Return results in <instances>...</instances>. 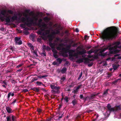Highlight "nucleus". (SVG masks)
<instances>
[{
  "label": "nucleus",
  "mask_w": 121,
  "mask_h": 121,
  "mask_svg": "<svg viewBox=\"0 0 121 121\" xmlns=\"http://www.w3.org/2000/svg\"><path fill=\"white\" fill-rule=\"evenodd\" d=\"M11 115L8 116L6 117L7 121H11Z\"/></svg>",
  "instance_id": "nucleus-29"
},
{
  "label": "nucleus",
  "mask_w": 121,
  "mask_h": 121,
  "mask_svg": "<svg viewBox=\"0 0 121 121\" xmlns=\"http://www.w3.org/2000/svg\"><path fill=\"white\" fill-rule=\"evenodd\" d=\"M32 78L33 79V80L34 81H36L38 80V78L36 77H35L34 78Z\"/></svg>",
  "instance_id": "nucleus-63"
},
{
  "label": "nucleus",
  "mask_w": 121,
  "mask_h": 121,
  "mask_svg": "<svg viewBox=\"0 0 121 121\" xmlns=\"http://www.w3.org/2000/svg\"><path fill=\"white\" fill-rule=\"evenodd\" d=\"M7 83H6L5 84H2V86H3L4 87L6 88L7 87Z\"/></svg>",
  "instance_id": "nucleus-39"
},
{
  "label": "nucleus",
  "mask_w": 121,
  "mask_h": 121,
  "mask_svg": "<svg viewBox=\"0 0 121 121\" xmlns=\"http://www.w3.org/2000/svg\"><path fill=\"white\" fill-rule=\"evenodd\" d=\"M108 89H107L105 91H104L102 95L103 97H105L108 94Z\"/></svg>",
  "instance_id": "nucleus-15"
},
{
  "label": "nucleus",
  "mask_w": 121,
  "mask_h": 121,
  "mask_svg": "<svg viewBox=\"0 0 121 121\" xmlns=\"http://www.w3.org/2000/svg\"><path fill=\"white\" fill-rule=\"evenodd\" d=\"M72 103L73 106L75 105L77 103V100L75 99L73 100L72 101Z\"/></svg>",
  "instance_id": "nucleus-31"
},
{
  "label": "nucleus",
  "mask_w": 121,
  "mask_h": 121,
  "mask_svg": "<svg viewBox=\"0 0 121 121\" xmlns=\"http://www.w3.org/2000/svg\"><path fill=\"white\" fill-rule=\"evenodd\" d=\"M21 19L22 21L23 22H25L26 21V18L24 17H22L21 18Z\"/></svg>",
  "instance_id": "nucleus-44"
},
{
  "label": "nucleus",
  "mask_w": 121,
  "mask_h": 121,
  "mask_svg": "<svg viewBox=\"0 0 121 121\" xmlns=\"http://www.w3.org/2000/svg\"><path fill=\"white\" fill-rule=\"evenodd\" d=\"M41 55L43 56H46V52H44L41 53Z\"/></svg>",
  "instance_id": "nucleus-51"
},
{
  "label": "nucleus",
  "mask_w": 121,
  "mask_h": 121,
  "mask_svg": "<svg viewBox=\"0 0 121 121\" xmlns=\"http://www.w3.org/2000/svg\"><path fill=\"white\" fill-rule=\"evenodd\" d=\"M36 83L38 85L40 86L42 85H43L45 86V85L43 84V83L41 82L37 81L36 82Z\"/></svg>",
  "instance_id": "nucleus-32"
},
{
  "label": "nucleus",
  "mask_w": 121,
  "mask_h": 121,
  "mask_svg": "<svg viewBox=\"0 0 121 121\" xmlns=\"http://www.w3.org/2000/svg\"><path fill=\"white\" fill-rule=\"evenodd\" d=\"M11 82L12 83H13L14 84H15V83L16 82V81L14 79H13L11 80Z\"/></svg>",
  "instance_id": "nucleus-57"
},
{
  "label": "nucleus",
  "mask_w": 121,
  "mask_h": 121,
  "mask_svg": "<svg viewBox=\"0 0 121 121\" xmlns=\"http://www.w3.org/2000/svg\"><path fill=\"white\" fill-rule=\"evenodd\" d=\"M78 54H79L78 52V53H71L69 54V56L71 58L74 57H76V58H77L78 57Z\"/></svg>",
  "instance_id": "nucleus-7"
},
{
  "label": "nucleus",
  "mask_w": 121,
  "mask_h": 121,
  "mask_svg": "<svg viewBox=\"0 0 121 121\" xmlns=\"http://www.w3.org/2000/svg\"><path fill=\"white\" fill-rule=\"evenodd\" d=\"M67 70L66 68L65 67H64L61 69V73L62 74H64L66 72Z\"/></svg>",
  "instance_id": "nucleus-21"
},
{
  "label": "nucleus",
  "mask_w": 121,
  "mask_h": 121,
  "mask_svg": "<svg viewBox=\"0 0 121 121\" xmlns=\"http://www.w3.org/2000/svg\"><path fill=\"white\" fill-rule=\"evenodd\" d=\"M71 47V45H67L66 47V48H63L62 50L65 52H67L69 50Z\"/></svg>",
  "instance_id": "nucleus-9"
},
{
  "label": "nucleus",
  "mask_w": 121,
  "mask_h": 121,
  "mask_svg": "<svg viewBox=\"0 0 121 121\" xmlns=\"http://www.w3.org/2000/svg\"><path fill=\"white\" fill-rule=\"evenodd\" d=\"M82 86V85H78V86L77 87L76 89L78 90L80 88L81 86Z\"/></svg>",
  "instance_id": "nucleus-58"
},
{
  "label": "nucleus",
  "mask_w": 121,
  "mask_h": 121,
  "mask_svg": "<svg viewBox=\"0 0 121 121\" xmlns=\"http://www.w3.org/2000/svg\"><path fill=\"white\" fill-rule=\"evenodd\" d=\"M78 90L76 89L75 90H74L72 92L74 94H76L77 93Z\"/></svg>",
  "instance_id": "nucleus-52"
},
{
  "label": "nucleus",
  "mask_w": 121,
  "mask_h": 121,
  "mask_svg": "<svg viewBox=\"0 0 121 121\" xmlns=\"http://www.w3.org/2000/svg\"><path fill=\"white\" fill-rule=\"evenodd\" d=\"M121 79V78H118L115 81H114L112 82V83L115 85L117 83L118 81L120 80Z\"/></svg>",
  "instance_id": "nucleus-26"
},
{
  "label": "nucleus",
  "mask_w": 121,
  "mask_h": 121,
  "mask_svg": "<svg viewBox=\"0 0 121 121\" xmlns=\"http://www.w3.org/2000/svg\"><path fill=\"white\" fill-rule=\"evenodd\" d=\"M44 33H43V36H42L41 37L44 40H46L47 39V37L45 36H44Z\"/></svg>",
  "instance_id": "nucleus-37"
},
{
  "label": "nucleus",
  "mask_w": 121,
  "mask_h": 121,
  "mask_svg": "<svg viewBox=\"0 0 121 121\" xmlns=\"http://www.w3.org/2000/svg\"><path fill=\"white\" fill-rule=\"evenodd\" d=\"M23 65V63H21V64L18 65H17V66L16 68H19V67H21Z\"/></svg>",
  "instance_id": "nucleus-54"
},
{
  "label": "nucleus",
  "mask_w": 121,
  "mask_h": 121,
  "mask_svg": "<svg viewBox=\"0 0 121 121\" xmlns=\"http://www.w3.org/2000/svg\"><path fill=\"white\" fill-rule=\"evenodd\" d=\"M108 109L110 112H114L117 111L121 110V106L120 105L115 106L114 107L112 108L111 106L109 104H108L107 106Z\"/></svg>",
  "instance_id": "nucleus-2"
},
{
  "label": "nucleus",
  "mask_w": 121,
  "mask_h": 121,
  "mask_svg": "<svg viewBox=\"0 0 121 121\" xmlns=\"http://www.w3.org/2000/svg\"><path fill=\"white\" fill-rule=\"evenodd\" d=\"M6 109L7 112L9 113H11L13 112L12 109L9 107H6Z\"/></svg>",
  "instance_id": "nucleus-11"
},
{
  "label": "nucleus",
  "mask_w": 121,
  "mask_h": 121,
  "mask_svg": "<svg viewBox=\"0 0 121 121\" xmlns=\"http://www.w3.org/2000/svg\"><path fill=\"white\" fill-rule=\"evenodd\" d=\"M75 52V50H71L69 52V54L71 53H73V52Z\"/></svg>",
  "instance_id": "nucleus-49"
},
{
  "label": "nucleus",
  "mask_w": 121,
  "mask_h": 121,
  "mask_svg": "<svg viewBox=\"0 0 121 121\" xmlns=\"http://www.w3.org/2000/svg\"><path fill=\"white\" fill-rule=\"evenodd\" d=\"M120 51V50L118 49H115L114 48L113 51V54H115L118 53Z\"/></svg>",
  "instance_id": "nucleus-28"
},
{
  "label": "nucleus",
  "mask_w": 121,
  "mask_h": 121,
  "mask_svg": "<svg viewBox=\"0 0 121 121\" xmlns=\"http://www.w3.org/2000/svg\"><path fill=\"white\" fill-rule=\"evenodd\" d=\"M43 49L46 50L47 51H49L50 49V48L48 46H46V45H43Z\"/></svg>",
  "instance_id": "nucleus-14"
},
{
  "label": "nucleus",
  "mask_w": 121,
  "mask_h": 121,
  "mask_svg": "<svg viewBox=\"0 0 121 121\" xmlns=\"http://www.w3.org/2000/svg\"><path fill=\"white\" fill-rule=\"evenodd\" d=\"M50 87L51 88L53 89H55L57 90H59L60 89V87L59 86H55V85H50Z\"/></svg>",
  "instance_id": "nucleus-8"
},
{
  "label": "nucleus",
  "mask_w": 121,
  "mask_h": 121,
  "mask_svg": "<svg viewBox=\"0 0 121 121\" xmlns=\"http://www.w3.org/2000/svg\"><path fill=\"white\" fill-rule=\"evenodd\" d=\"M23 15L24 16H25L26 17H27L28 16V14L25 13H23Z\"/></svg>",
  "instance_id": "nucleus-56"
},
{
  "label": "nucleus",
  "mask_w": 121,
  "mask_h": 121,
  "mask_svg": "<svg viewBox=\"0 0 121 121\" xmlns=\"http://www.w3.org/2000/svg\"><path fill=\"white\" fill-rule=\"evenodd\" d=\"M114 48V47H113L109 48V53L110 54H112L113 53V51Z\"/></svg>",
  "instance_id": "nucleus-17"
},
{
  "label": "nucleus",
  "mask_w": 121,
  "mask_h": 121,
  "mask_svg": "<svg viewBox=\"0 0 121 121\" xmlns=\"http://www.w3.org/2000/svg\"><path fill=\"white\" fill-rule=\"evenodd\" d=\"M42 21V19H40L38 21V22L36 24H37L38 26L40 27L41 26V23Z\"/></svg>",
  "instance_id": "nucleus-23"
},
{
  "label": "nucleus",
  "mask_w": 121,
  "mask_h": 121,
  "mask_svg": "<svg viewBox=\"0 0 121 121\" xmlns=\"http://www.w3.org/2000/svg\"><path fill=\"white\" fill-rule=\"evenodd\" d=\"M52 52H53V56L55 58H57L58 57V56L57 54V52L55 50H53Z\"/></svg>",
  "instance_id": "nucleus-12"
},
{
  "label": "nucleus",
  "mask_w": 121,
  "mask_h": 121,
  "mask_svg": "<svg viewBox=\"0 0 121 121\" xmlns=\"http://www.w3.org/2000/svg\"><path fill=\"white\" fill-rule=\"evenodd\" d=\"M47 37L48 38L49 42H52L53 40L52 35L50 34L48 35Z\"/></svg>",
  "instance_id": "nucleus-13"
},
{
  "label": "nucleus",
  "mask_w": 121,
  "mask_h": 121,
  "mask_svg": "<svg viewBox=\"0 0 121 121\" xmlns=\"http://www.w3.org/2000/svg\"><path fill=\"white\" fill-rule=\"evenodd\" d=\"M11 118L13 121H14L16 119L17 117L15 116L11 115Z\"/></svg>",
  "instance_id": "nucleus-34"
},
{
  "label": "nucleus",
  "mask_w": 121,
  "mask_h": 121,
  "mask_svg": "<svg viewBox=\"0 0 121 121\" xmlns=\"http://www.w3.org/2000/svg\"><path fill=\"white\" fill-rule=\"evenodd\" d=\"M109 46H108L107 48H105L103 49H101L99 52V53H101V56H104L106 55V54L105 53H102L105 51L106 50H107Z\"/></svg>",
  "instance_id": "nucleus-6"
},
{
  "label": "nucleus",
  "mask_w": 121,
  "mask_h": 121,
  "mask_svg": "<svg viewBox=\"0 0 121 121\" xmlns=\"http://www.w3.org/2000/svg\"><path fill=\"white\" fill-rule=\"evenodd\" d=\"M64 99L67 103L69 101L68 98L67 96H65L64 98Z\"/></svg>",
  "instance_id": "nucleus-43"
},
{
  "label": "nucleus",
  "mask_w": 121,
  "mask_h": 121,
  "mask_svg": "<svg viewBox=\"0 0 121 121\" xmlns=\"http://www.w3.org/2000/svg\"><path fill=\"white\" fill-rule=\"evenodd\" d=\"M34 19L35 21V22H34V23H35V24H36L37 23L36 21L38 20V18L36 17H34Z\"/></svg>",
  "instance_id": "nucleus-48"
},
{
  "label": "nucleus",
  "mask_w": 121,
  "mask_h": 121,
  "mask_svg": "<svg viewBox=\"0 0 121 121\" xmlns=\"http://www.w3.org/2000/svg\"><path fill=\"white\" fill-rule=\"evenodd\" d=\"M49 44L52 48H54L55 45L54 43H52V42H49Z\"/></svg>",
  "instance_id": "nucleus-24"
},
{
  "label": "nucleus",
  "mask_w": 121,
  "mask_h": 121,
  "mask_svg": "<svg viewBox=\"0 0 121 121\" xmlns=\"http://www.w3.org/2000/svg\"><path fill=\"white\" fill-rule=\"evenodd\" d=\"M24 34L26 35H28L29 34V33L28 31H25L24 32Z\"/></svg>",
  "instance_id": "nucleus-61"
},
{
  "label": "nucleus",
  "mask_w": 121,
  "mask_h": 121,
  "mask_svg": "<svg viewBox=\"0 0 121 121\" xmlns=\"http://www.w3.org/2000/svg\"><path fill=\"white\" fill-rule=\"evenodd\" d=\"M5 13V10H2L1 12V14L3 15H4Z\"/></svg>",
  "instance_id": "nucleus-42"
},
{
  "label": "nucleus",
  "mask_w": 121,
  "mask_h": 121,
  "mask_svg": "<svg viewBox=\"0 0 121 121\" xmlns=\"http://www.w3.org/2000/svg\"><path fill=\"white\" fill-rule=\"evenodd\" d=\"M17 17L16 15H14L12 17L11 19L13 21H14L17 20Z\"/></svg>",
  "instance_id": "nucleus-25"
},
{
  "label": "nucleus",
  "mask_w": 121,
  "mask_h": 121,
  "mask_svg": "<svg viewBox=\"0 0 121 121\" xmlns=\"http://www.w3.org/2000/svg\"><path fill=\"white\" fill-rule=\"evenodd\" d=\"M28 45L32 49H34V47L32 45V44L30 43H29L28 44Z\"/></svg>",
  "instance_id": "nucleus-38"
},
{
  "label": "nucleus",
  "mask_w": 121,
  "mask_h": 121,
  "mask_svg": "<svg viewBox=\"0 0 121 121\" xmlns=\"http://www.w3.org/2000/svg\"><path fill=\"white\" fill-rule=\"evenodd\" d=\"M8 12L9 14H13V12L11 10H8Z\"/></svg>",
  "instance_id": "nucleus-53"
},
{
  "label": "nucleus",
  "mask_w": 121,
  "mask_h": 121,
  "mask_svg": "<svg viewBox=\"0 0 121 121\" xmlns=\"http://www.w3.org/2000/svg\"><path fill=\"white\" fill-rule=\"evenodd\" d=\"M30 38L32 41H35L34 37L33 35H31L30 37Z\"/></svg>",
  "instance_id": "nucleus-35"
},
{
  "label": "nucleus",
  "mask_w": 121,
  "mask_h": 121,
  "mask_svg": "<svg viewBox=\"0 0 121 121\" xmlns=\"http://www.w3.org/2000/svg\"><path fill=\"white\" fill-rule=\"evenodd\" d=\"M91 102L92 101V100L95 98V96L94 94H91L90 96H89Z\"/></svg>",
  "instance_id": "nucleus-18"
},
{
  "label": "nucleus",
  "mask_w": 121,
  "mask_h": 121,
  "mask_svg": "<svg viewBox=\"0 0 121 121\" xmlns=\"http://www.w3.org/2000/svg\"><path fill=\"white\" fill-rule=\"evenodd\" d=\"M65 79V77L64 75L62 76L61 78V80L60 81V82L62 83L63 82Z\"/></svg>",
  "instance_id": "nucleus-20"
},
{
  "label": "nucleus",
  "mask_w": 121,
  "mask_h": 121,
  "mask_svg": "<svg viewBox=\"0 0 121 121\" xmlns=\"http://www.w3.org/2000/svg\"><path fill=\"white\" fill-rule=\"evenodd\" d=\"M93 50L92 49L91 50L87 52V53L88 54H90L93 52Z\"/></svg>",
  "instance_id": "nucleus-41"
},
{
  "label": "nucleus",
  "mask_w": 121,
  "mask_h": 121,
  "mask_svg": "<svg viewBox=\"0 0 121 121\" xmlns=\"http://www.w3.org/2000/svg\"><path fill=\"white\" fill-rule=\"evenodd\" d=\"M119 66V65H115L113 66V67L114 70H116Z\"/></svg>",
  "instance_id": "nucleus-33"
},
{
  "label": "nucleus",
  "mask_w": 121,
  "mask_h": 121,
  "mask_svg": "<svg viewBox=\"0 0 121 121\" xmlns=\"http://www.w3.org/2000/svg\"><path fill=\"white\" fill-rule=\"evenodd\" d=\"M26 20L27 22H30V24L32 23H33L34 20L33 19L30 18L29 17H26Z\"/></svg>",
  "instance_id": "nucleus-10"
},
{
  "label": "nucleus",
  "mask_w": 121,
  "mask_h": 121,
  "mask_svg": "<svg viewBox=\"0 0 121 121\" xmlns=\"http://www.w3.org/2000/svg\"><path fill=\"white\" fill-rule=\"evenodd\" d=\"M119 32L118 27L115 26L108 27L102 32L101 37L104 41L112 40L116 38Z\"/></svg>",
  "instance_id": "nucleus-1"
},
{
  "label": "nucleus",
  "mask_w": 121,
  "mask_h": 121,
  "mask_svg": "<svg viewBox=\"0 0 121 121\" xmlns=\"http://www.w3.org/2000/svg\"><path fill=\"white\" fill-rule=\"evenodd\" d=\"M84 60H85L84 62L85 63H89L90 61H91L89 59L86 58H81L80 59H78L77 61V62L78 63H80L83 62Z\"/></svg>",
  "instance_id": "nucleus-4"
},
{
  "label": "nucleus",
  "mask_w": 121,
  "mask_h": 121,
  "mask_svg": "<svg viewBox=\"0 0 121 121\" xmlns=\"http://www.w3.org/2000/svg\"><path fill=\"white\" fill-rule=\"evenodd\" d=\"M20 26L21 27H22L23 28H25L26 27L25 25L23 24H21Z\"/></svg>",
  "instance_id": "nucleus-59"
},
{
  "label": "nucleus",
  "mask_w": 121,
  "mask_h": 121,
  "mask_svg": "<svg viewBox=\"0 0 121 121\" xmlns=\"http://www.w3.org/2000/svg\"><path fill=\"white\" fill-rule=\"evenodd\" d=\"M17 100L16 99H15L14 101H13L12 103H11V104H13V105H14L15 103H16V101Z\"/></svg>",
  "instance_id": "nucleus-64"
},
{
  "label": "nucleus",
  "mask_w": 121,
  "mask_h": 121,
  "mask_svg": "<svg viewBox=\"0 0 121 121\" xmlns=\"http://www.w3.org/2000/svg\"><path fill=\"white\" fill-rule=\"evenodd\" d=\"M20 38L16 37L15 39V44L16 45H21L22 43V41L20 40Z\"/></svg>",
  "instance_id": "nucleus-5"
},
{
  "label": "nucleus",
  "mask_w": 121,
  "mask_h": 121,
  "mask_svg": "<svg viewBox=\"0 0 121 121\" xmlns=\"http://www.w3.org/2000/svg\"><path fill=\"white\" fill-rule=\"evenodd\" d=\"M83 48V46H78L77 47V49H79L80 50H82V51H79L78 52V53L79 55H82L86 53V50Z\"/></svg>",
  "instance_id": "nucleus-3"
},
{
  "label": "nucleus",
  "mask_w": 121,
  "mask_h": 121,
  "mask_svg": "<svg viewBox=\"0 0 121 121\" xmlns=\"http://www.w3.org/2000/svg\"><path fill=\"white\" fill-rule=\"evenodd\" d=\"M60 33V31L59 30H56L55 31V33L56 34H59Z\"/></svg>",
  "instance_id": "nucleus-45"
},
{
  "label": "nucleus",
  "mask_w": 121,
  "mask_h": 121,
  "mask_svg": "<svg viewBox=\"0 0 121 121\" xmlns=\"http://www.w3.org/2000/svg\"><path fill=\"white\" fill-rule=\"evenodd\" d=\"M39 88L34 87L31 88V89L33 90L34 91L36 92H38L40 90Z\"/></svg>",
  "instance_id": "nucleus-16"
},
{
  "label": "nucleus",
  "mask_w": 121,
  "mask_h": 121,
  "mask_svg": "<svg viewBox=\"0 0 121 121\" xmlns=\"http://www.w3.org/2000/svg\"><path fill=\"white\" fill-rule=\"evenodd\" d=\"M43 20L45 21H49L50 20V19L47 17H46L44 18Z\"/></svg>",
  "instance_id": "nucleus-36"
},
{
  "label": "nucleus",
  "mask_w": 121,
  "mask_h": 121,
  "mask_svg": "<svg viewBox=\"0 0 121 121\" xmlns=\"http://www.w3.org/2000/svg\"><path fill=\"white\" fill-rule=\"evenodd\" d=\"M14 95V93H11V92H9L8 95V99H9V98L11 95V96H13Z\"/></svg>",
  "instance_id": "nucleus-27"
},
{
  "label": "nucleus",
  "mask_w": 121,
  "mask_h": 121,
  "mask_svg": "<svg viewBox=\"0 0 121 121\" xmlns=\"http://www.w3.org/2000/svg\"><path fill=\"white\" fill-rule=\"evenodd\" d=\"M5 20H6V22L7 23H10L11 22L9 17H7L5 19Z\"/></svg>",
  "instance_id": "nucleus-22"
},
{
  "label": "nucleus",
  "mask_w": 121,
  "mask_h": 121,
  "mask_svg": "<svg viewBox=\"0 0 121 121\" xmlns=\"http://www.w3.org/2000/svg\"><path fill=\"white\" fill-rule=\"evenodd\" d=\"M56 60L57 61V62H59V64L61 63L62 61V60L60 58H58L56 59Z\"/></svg>",
  "instance_id": "nucleus-30"
},
{
  "label": "nucleus",
  "mask_w": 121,
  "mask_h": 121,
  "mask_svg": "<svg viewBox=\"0 0 121 121\" xmlns=\"http://www.w3.org/2000/svg\"><path fill=\"white\" fill-rule=\"evenodd\" d=\"M80 99H82L83 100V98H85L83 97V95H82L81 94L80 95Z\"/></svg>",
  "instance_id": "nucleus-62"
},
{
  "label": "nucleus",
  "mask_w": 121,
  "mask_h": 121,
  "mask_svg": "<svg viewBox=\"0 0 121 121\" xmlns=\"http://www.w3.org/2000/svg\"><path fill=\"white\" fill-rule=\"evenodd\" d=\"M120 54H117L116 55H115L114 56V57H112V59H115V57H116V56H119L120 55Z\"/></svg>",
  "instance_id": "nucleus-55"
},
{
  "label": "nucleus",
  "mask_w": 121,
  "mask_h": 121,
  "mask_svg": "<svg viewBox=\"0 0 121 121\" xmlns=\"http://www.w3.org/2000/svg\"><path fill=\"white\" fill-rule=\"evenodd\" d=\"M83 100L85 102L86 101H87L88 102H91L89 96H87L83 98Z\"/></svg>",
  "instance_id": "nucleus-19"
},
{
  "label": "nucleus",
  "mask_w": 121,
  "mask_h": 121,
  "mask_svg": "<svg viewBox=\"0 0 121 121\" xmlns=\"http://www.w3.org/2000/svg\"><path fill=\"white\" fill-rule=\"evenodd\" d=\"M9 49H10L11 50L12 52H13L14 51V48L12 46H10L9 47Z\"/></svg>",
  "instance_id": "nucleus-46"
},
{
  "label": "nucleus",
  "mask_w": 121,
  "mask_h": 121,
  "mask_svg": "<svg viewBox=\"0 0 121 121\" xmlns=\"http://www.w3.org/2000/svg\"><path fill=\"white\" fill-rule=\"evenodd\" d=\"M92 111L91 110H86V112H88V113H90V112H91Z\"/></svg>",
  "instance_id": "nucleus-60"
},
{
  "label": "nucleus",
  "mask_w": 121,
  "mask_h": 121,
  "mask_svg": "<svg viewBox=\"0 0 121 121\" xmlns=\"http://www.w3.org/2000/svg\"><path fill=\"white\" fill-rule=\"evenodd\" d=\"M5 18H4V17L3 16H0V19L1 20L2 22L4 21V20H5Z\"/></svg>",
  "instance_id": "nucleus-47"
},
{
  "label": "nucleus",
  "mask_w": 121,
  "mask_h": 121,
  "mask_svg": "<svg viewBox=\"0 0 121 121\" xmlns=\"http://www.w3.org/2000/svg\"><path fill=\"white\" fill-rule=\"evenodd\" d=\"M82 72H81L80 75H79V77H78V80H79L80 79V78H81L82 76Z\"/></svg>",
  "instance_id": "nucleus-50"
},
{
  "label": "nucleus",
  "mask_w": 121,
  "mask_h": 121,
  "mask_svg": "<svg viewBox=\"0 0 121 121\" xmlns=\"http://www.w3.org/2000/svg\"><path fill=\"white\" fill-rule=\"evenodd\" d=\"M33 54L34 55H35L36 56H38V55L37 54V52L36 51H34L33 52Z\"/></svg>",
  "instance_id": "nucleus-40"
}]
</instances>
